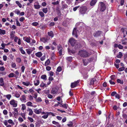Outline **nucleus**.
Instances as JSON below:
<instances>
[{"instance_id": "obj_1", "label": "nucleus", "mask_w": 127, "mask_h": 127, "mask_svg": "<svg viewBox=\"0 0 127 127\" xmlns=\"http://www.w3.org/2000/svg\"><path fill=\"white\" fill-rule=\"evenodd\" d=\"M78 55L80 57L83 58H86L88 57L89 54L86 51L82 50L79 51L78 53Z\"/></svg>"}, {"instance_id": "obj_2", "label": "nucleus", "mask_w": 127, "mask_h": 127, "mask_svg": "<svg viewBox=\"0 0 127 127\" xmlns=\"http://www.w3.org/2000/svg\"><path fill=\"white\" fill-rule=\"evenodd\" d=\"M69 42L72 46L75 45L76 49L80 47V44L76 43V41L73 38H71L69 40Z\"/></svg>"}, {"instance_id": "obj_3", "label": "nucleus", "mask_w": 127, "mask_h": 127, "mask_svg": "<svg viewBox=\"0 0 127 127\" xmlns=\"http://www.w3.org/2000/svg\"><path fill=\"white\" fill-rule=\"evenodd\" d=\"M99 8L101 11H104L106 9V6L104 3L102 2H99Z\"/></svg>"}, {"instance_id": "obj_4", "label": "nucleus", "mask_w": 127, "mask_h": 127, "mask_svg": "<svg viewBox=\"0 0 127 127\" xmlns=\"http://www.w3.org/2000/svg\"><path fill=\"white\" fill-rule=\"evenodd\" d=\"M87 10V8L85 6L82 7L80 8L79 13L81 14H85Z\"/></svg>"}, {"instance_id": "obj_5", "label": "nucleus", "mask_w": 127, "mask_h": 127, "mask_svg": "<svg viewBox=\"0 0 127 127\" xmlns=\"http://www.w3.org/2000/svg\"><path fill=\"white\" fill-rule=\"evenodd\" d=\"M17 101L14 100L13 99L11 100L9 102L10 104L12 105L13 107H16L17 105Z\"/></svg>"}, {"instance_id": "obj_6", "label": "nucleus", "mask_w": 127, "mask_h": 127, "mask_svg": "<svg viewBox=\"0 0 127 127\" xmlns=\"http://www.w3.org/2000/svg\"><path fill=\"white\" fill-rule=\"evenodd\" d=\"M79 80H78L77 81L74 82L72 83L71 84V87L72 88H73L76 86H77L79 84Z\"/></svg>"}, {"instance_id": "obj_7", "label": "nucleus", "mask_w": 127, "mask_h": 127, "mask_svg": "<svg viewBox=\"0 0 127 127\" xmlns=\"http://www.w3.org/2000/svg\"><path fill=\"white\" fill-rule=\"evenodd\" d=\"M58 49L60 55V56L62 55V53L63 51L62 47L61 45H59L58 46Z\"/></svg>"}, {"instance_id": "obj_8", "label": "nucleus", "mask_w": 127, "mask_h": 127, "mask_svg": "<svg viewBox=\"0 0 127 127\" xmlns=\"http://www.w3.org/2000/svg\"><path fill=\"white\" fill-rule=\"evenodd\" d=\"M97 81L96 80V79L95 78H92L91 80L90 84L92 85H96L97 83Z\"/></svg>"}, {"instance_id": "obj_9", "label": "nucleus", "mask_w": 127, "mask_h": 127, "mask_svg": "<svg viewBox=\"0 0 127 127\" xmlns=\"http://www.w3.org/2000/svg\"><path fill=\"white\" fill-rule=\"evenodd\" d=\"M79 32L77 30L76 28H75L73 30L72 34L73 35H74L76 37H78L77 34Z\"/></svg>"}, {"instance_id": "obj_10", "label": "nucleus", "mask_w": 127, "mask_h": 127, "mask_svg": "<svg viewBox=\"0 0 127 127\" xmlns=\"http://www.w3.org/2000/svg\"><path fill=\"white\" fill-rule=\"evenodd\" d=\"M58 89L57 88H53L51 91V93L53 94H56L58 93Z\"/></svg>"}, {"instance_id": "obj_11", "label": "nucleus", "mask_w": 127, "mask_h": 127, "mask_svg": "<svg viewBox=\"0 0 127 127\" xmlns=\"http://www.w3.org/2000/svg\"><path fill=\"white\" fill-rule=\"evenodd\" d=\"M42 110L41 108H40L39 109H37L36 108L34 109V111L36 114H39L41 113Z\"/></svg>"}, {"instance_id": "obj_12", "label": "nucleus", "mask_w": 127, "mask_h": 127, "mask_svg": "<svg viewBox=\"0 0 127 127\" xmlns=\"http://www.w3.org/2000/svg\"><path fill=\"white\" fill-rule=\"evenodd\" d=\"M0 86L4 87V83L3 79V78L1 77L0 79Z\"/></svg>"}, {"instance_id": "obj_13", "label": "nucleus", "mask_w": 127, "mask_h": 127, "mask_svg": "<svg viewBox=\"0 0 127 127\" xmlns=\"http://www.w3.org/2000/svg\"><path fill=\"white\" fill-rule=\"evenodd\" d=\"M101 31H98L95 32L94 34V35L95 37H97L99 36L101 33Z\"/></svg>"}, {"instance_id": "obj_14", "label": "nucleus", "mask_w": 127, "mask_h": 127, "mask_svg": "<svg viewBox=\"0 0 127 127\" xmlns=\"http://www.w3.org/2000/svg\"><path fill=\"white\" fill-rule=\"evenodd\" d=\"M27 111L29 112V115L30 116H32V115L33 112L32 110L29 108H28Z\"/></svg>"}, {"instance_id": "obj_15", "label": "nucleus", "mask_w": 127, "mask_h": 127, "mask_svg": "<svg viewBox=\"0 0 127 127\" xmlns=\"http://www.w3.org/2000/svg\"><path fill=\"white\" fill-rule=\"evenodd\" d=\"M23 39L28 43H30V37H23Z\"/></svg>"}, {"instance_id": "obj_16", "label": "nucleus", "mask_w": 127, "mask_h": 127, "mask_svg": "<svg viewBox=\"0 0 127 127\" xmlns=\"http://www.w3.org/2000/svg\"><path fill=\"white\" fill-rule=\"evenodd\" d=\"M22 84L25 86H28L29 85L32 86V84H31L30 82H22Z\"/></svg>"}, {"instance_id": "obj_17", "label": "nucleus", "mask_w": 127, "mask_h": 127, "mask_svg": "<svg viewBox=\"0 0 127 127\" xmlns=\"http://www.w3.org/2000/svg\"><path fill=\"white\" fill-rule=\"evenodd\" d=\"M97 1V0H92L90 3V4L91 6H93L95 5Z\"/></svg>"}, {"instance_id": "obj_18", "label": "nucleus", "mask_w": 127, "mask_h": 127, "mask_svg": "<svg viewBox=\"0 0 127 127\" xmlns=\"http://www.w3.org/2000/svg\"><path fill=\"white\" fill-rule=\"evenodd\" d=\"M20 100L22 101H24L26 100L25 96L24 95H22L20 98Z\"/></svg>"}, {"instance_id": "obj_19", "label": "nucleus", "mask_w": 127, "mask_h": 127, "mask_svg": "<svg viewBox=\"0 0 127 127\" xmlns=\"http://www.w3.org/2000/svg\"><path fill=\"white\" fill-rule=\"evenodd\" d=\"M35 55L36 56L38 57H41L42 55V54L41 52H38L36 53Z\"/></svg>"}, {"instance_id": "obj_20", "label": "nucleus", "mask_w": 127, "mask_h": 127, "mask_svg": "<svg viewBox=\"0 0 127 127\" xmlns=\"http://www.w3.org/2000/svg\"><path fill=\"white\" fill-rule=\"evenodd\" d=\"M4 97L6 98L8 100H10L11 97V95L10 94L4 95Z\"/></svg>"}, {"instance_id": "obj_21", "label": "nucleus", "mask_w": 127, "mask_h": 127, "mask_svg": "<svg viewBox=\"0 0 127 127\" xmlns=\"http://www.w3.org/2000/svg\"><path fill=\"white\" fill-rule=\"evenodd\" d=\"M52 123L56 125L57 127H60V125L59 124V123L55 121H53L52 122Z\"/></svg>"}, {"instance_id": "obj_22", "label": "nucleus", "mask_w": 127, "mask_h": 127, "mask_svg": "<svg viewBox=\"0 0 127 127\" xmlns=\"http://www.w3.org/2000/svg\"><path fill=\"white\" fill-rule=\"evenodd\" d=\"M34 84L35 86L38 85L39 83V81L38 80H36L34 81Z\"/></svg>"}, {"instance_id": "obj_23", "label": "nucleus", "mask_w": 127, "mask_h": 127, "mask_svg": "<svg viewBox=\"0 0 127 127\" xmlns=\"http://www.w3.org/2000/svg\"><path fill=\"white\" fill-rule=\"evenodd\" d=\"M34 8L36 9H39L40 7V6L38 3L35 4L34 5Z\"/></svg>"}, {"instance_id": "obj_24", "label": "nucleus", "mask_w": 127, "mask_h": 127, "mask_svg": "<svg viewBox=\"0 0 127 127\" xmlns=\"http://www.w3.org/2000/svg\"><path fill=\"white\" fill-rule=\"evenodd\" d=\"M47 40L48 39L47 38H46L44 37H42L40 38V40L44 43H45L47 42Z\"/></svg>"}, {"instance_id": "obj_25", "label": "nucleus", "mask_w": 127, "mask_h": 127, "mask_svg": "<svg viewBox=\"0 0 127 127\" xmlns=\"http://www.w3.org/2000/svg\"><path fill=\"white\" fill-rule=\"evenodd\" d=\"M84 0H76L75 3V5H77L79 3L83 1Z\"/></svg>"}, {"instance_id": "obj_26", "label": "nucleus", "mask_w": 127, "mask_h": 127, "mask_svg": "<svg viewBox=\"0 0 127 127\" xmlns=\"http://www.w3.org/2000/svg\"><path fill=\"white\" fill-rule=\"evenodd\" d=\"M15 3L20 8H21L22 7V5L19 2V1H16Z\"/></svg>"}, {"instance_id": "obj_27", "label": "nucleus", "mask_w": 127, "mask_h": 127, "mask_svg": "<svg viewBox=\"0 0 127 127\" xmlns=\"http://www.w3.org/2000/svg\"><path fill=\"white\" fill-rule=\"evenodd\" d=\"M26 51L27 54L29 55L31 54L32 51V50L29 49H26Z\"/></svg>"}, {"instance_id": "obj_28", "label": "nucleus", "mask_w": 127, "mask_h": 127, "mask_svg": "<svg viewBox=\"0 0 127 127\" xmlns=\"http://www.w3.org/2000/svg\"><path fill=\"white\" fill-rule=\"evenodd\" d=\"M5 33V30L0 29V34L4 35Z\"/></svg>"}, {"instance_id": "obj_29", "label": "nucleus", "mask_w": 127, "mask_h": 127, "mask_svg": "<svg viewBox=\"0 0 127 127\" xmlns=\"http://www.w3.org/2000/svg\"><path fill=\"white\" fill-rule=\"evenodd\" d=\"M21 94V93H19L18 92H16L15 94V96L17 98H18L20 97Z\"/></svg>"}, {"instance_id": "obj_30", "label": "nucleus", "mask_w": 127, "mask_h": 127, "mask_svg": "<svg viewBox=\"0 0 127 127\" xmlns=\"http://www.w3.org/2000/svg\"><path fill=\"white\" fill-rule=\"evenodd\" d=\"M19 50H20V51L21 52V53L22 54H25V53H26L23 50L22 47H21L19 49Z\"/></svg>"}, {"instance_id": "obj_31", "label": "nucleus", "mask_w": 127, "mask_h": 127, "mask_svg": "<svg viewBox=\"0 0 127 127\" xmlns=\"http://www.w3.org/2000/svg\"><path fill=\"white\" fill-rule=\"evenodd\" d=\"M48 34L49 36H51L52 37H53L54 36V34L52 31H50L49 32H48Z\"/></svg>"}, {"instance_id": "obj_32", "label": "nucleus", "mask_w": 127, "mask_h": 127, "mask_svg": "<svg viewBox=\"0 0 127 127\" xmlns=\"http://www.w3.org/2000/svg\"><path fill=\"white\" fill-rule=\"evenodd\" d=\"M48 115L47 112L45 114L42 116V118L44 119H46L48 118Z\"/></svg>"}, {"instance_id": "obj_33", "label": "nucleus", "mask_w": 127, "mask_h": 127, "mask_svg": "<svg viewBox=\"0 0 127 127\" xmlns=\"http://www.w3.org/2000/svg\"><path fill=\"white\" fill-rule=\"evenodd\" d=\"M50 63V60L49 59L47 60V61L45 62V66H47Z\"/></svg>"}, {"instance_id": "obj_34", "label": "nucleus", "mask_w": 127, "mask_h": 127, "mask_svg": "<svg viewBox=\"0 0 127 127\" xmlns=\"http://www.w3.org/2000/svg\"><path fill=\"white\" fill-rule=\"evenodd\" d=\"M8 76L10 78L12 77H15V75L13 73H12L9 74Z\"/></svg>"}, {"instance_id": "obj_35", "label": "nucleus", "mask_w": 127, "mask_h": 127, "mask_svg": "<svg viewBox=\"0 0 127 127\" xmlns=\"http://www.w3.org/2000/svg\"><path fill=\"white\" fill-rule=\"evenodd\" d=\"M21 116L23 117V118L25 120L26 119L25 117L26 114L25 113H21Z\"/></svg>"}, {"instance_id": "obj_36", "label": "nucleus", "mask_w": 127, "mask_h": 127, "mask_svg": "<svg viewBox=\"0 0 127 127\" xmlns=\"http://www.w3.org/2000/svg\"><path fill=\"white\" fill-rule=\"evenodd\" d=\"M26 104L28 106H33L32 105V103L30 101H29L27 102Z\"/></svg>"}, {"instance_id": "obj_37", "label": "nucleus", "mask_w": 127, "mask_h": 127, "mask_svg": "<svg viewBox=\"0 0 127 127\" xmlns=\"http://www.w3.org/2000/svg\"><path fill=\"white\" fill-rule=\"evenodd\" d=\"M117 82L118 83H119L121 84H123V81L119 79H118L117 80Z\"/></svg>"}, {"instance_id": "obj_38", "label": "nucleus", "mask_w": 127, "mask_h": 127, "mask_svg": "<svg viewBox=\"0 0 127 127\" xmlns=\"http://www.w3.org/2000/svg\"><path fill=\"white\" fill-rule=\"evenodd\" d=\"M123 56L122 53L120 52L119 53V54L117 56V57L118 58H121Z\"/></svg>"}, {"instance_id": "obj_39", "label": "nucleus", "mask_w": 127, "mask_h": 127, "mask_svg": "<svg viewBox=\"0 0 127 127\" xmlns=\"http://www.w3.org/2000/svg\"><path fill=\"white\" fill-rule=\"evenodd\" d=\"M68 52L70 54L71 53L74 54L75 53V51L73 50H70L69 48H68Z\"/></svg>"}, {"instance_id": "obj_40", "label": "nucleus", "mask_w": 127, "mask_h": 127, "mask_svg": "<svg viewBox=\"0 0 127 127\" xmlns=\"http://www.w3.org/2000/svg\"><path fill=\"white\" fill-rule=\"evenodd\" d=\"M36 101L37 102H41L42 101V99L40 97H39L36 99Z\"/></svg>"}, {"instance_id": "obj_41", "label": "nucleus", "mask_w": 127, "mask_h": 127, "mask_svg": "<svg viewBox=\"0 0 127 127\" xmlns=\"http://www.w3.org/2000/svg\"><path fill=\"white\" fill-rule=\"evenodd\" d=\"M41 79L45 80H46L47 79L46 76L45 75H42L41 77Z\"/></svg>"}, {"instance_id": "obj_42", "label": "nucleus", "mask_w": 127, "mask_h": 127, "mask_svg": "<svg viewBox=\"0 0 127 127\" xmlns=\"http://www.w3.org/2000/svg\"><path fill=\"white\" fill-rule=\"evenodd\" d=\"M21 105L22 106L21 110H25L26 108L25 105L24 104H22Z\"/></svg>"}, {"instance_id": "obj_43", "label": "nucleus", "mask_w": 127, "mask_h": 127, "mask_svg": "<svg viewBox=\"0 0 127 127\" xmlns=\"http://www.w3.org/2000/svg\"><path fill=\"white\" fill-rule=\"evenodd\" d=\"M66 60L68 61H72V57H66Z\"/></svg>"}, {"instance_id": "obj_44", "label": "nucleus", "mask_w": 127, "mask_h": 127, "mask_svg": "<svg viewBox=\"0 0 127 127\" xmlns=\"http://www.w3.org/2000/svg\"><path fill=\"white\" fill-rule=\"evenodd\" d=\"M18 120L20 123H22L24 121V120L23 118L21 117H19L18 118Z\"/></svg>"}, {"instance_id": "obj_45", "label": "nucleus", "mask_w": 127, "mask_h": 127, "mask_svg": "<svg viewBox=\"0 0 127 127\" xmlns=\"http://www.w3.org/2000/svg\"><path fill=\"white\" fill-rule=\"evenodd\" d=\"M55 56L54 54V53H52L51 55V59L52 60H53L55 59Z\"/></svg>"}, {"instance_id": "obj_46", "label": "nucleus", "mask_w": 127, "mask_h": 127, "mask_svg": "<svg viewBox=\"0 0 127 127\" xmlns=\"http://www.w3.org/2000/svg\"><path fill=\"white\" fill-rule=\"evenodd\" d=\"M38 25V23L37 22H34L32 23V25L34 26H36Z\"/></svg>"}, {"instance_id": "obj_47", "label": "nucleus", "mask_w": 127, "mask_h": 127, "mask_svg": "<svg viewBox=\"0 0 127 127\" xmlns=\"http://www.w3.org/2000/svg\"><path fill=\"white\" fill-rule=\"evenodd\" d=\"M43 11L45 13H46L48 12V9L47 8H44L42 9Z\"/></svg>"}, {"instance_id": "obj_48", "label": "nucleus", "mask_w": 127, "mask_h": 127, "mask_svg": "<svg viewBox=\"0 0 127 127\" xmlns=\"http://www.w3.org/2000/svg\"><path fill=\"white\" fill-rule=\"evenodd\" d=\"M61 104H62V107H64V108L66 109L67 108V107L68 106V105L67 104H64L63 105L62 103H61Z\"/></svg>"}, {"instance_id": "obj_49", "label": "nucleus", "mask_w": 127, "mask_h": 127, "mask_svg": "<svg viewBox=\"0 0 127 127\" xmlns=\"http://www.w3.org/2000/svg\"><path fill=\"white\" fill-rule=\"evenodd\" d=\"M111 80H114L115 78V75H112L110 77Z\"/></svg>"}, {"instance_id": "obj_50", "label": "nucleus", "mask_w": 127, "mask_h": 127, "mask_svg": "<svg viewBox=\"0 0 127 127\" xmlns=\"http://www.w3.org/2000/svg\"><path fill=\"white\" fill-rule=\"evenodd\" d=\"M14 12L15 13L18 15L20 14V11L18 9H17Z\"/></svg>"}, {"instance_id": "obj_51", "label": "nucleus", "mask_w": 127, "mask_h": 127, "mask_svg": "<svg viewBox=\"0 0 127 127\" xmlns=\"http://www.w3.org/2000/svg\"><path fill=\"white\" fill-rule=\"evenodd\" d=\"M16 61L17 62L20 63L21 61V60L20 58H18L16 59Z\"/></svg>"}, {"instance_id": "obj_52", "label": "nucleus", "mask_w": 127, "mask_h": 127, "mask_svg": "<svg viewBox=\"0 0 127 127\" xmlns=\"http://www.w3.org/2000/svg\"><path fill=\"white\" fill-rule=\"evenodd\" d=\"M69 124H67V125L69 127H71L72 126L73 123L71 122H70Z\"/></svg>"}, {"instance_id": "obj_53", "label": "nucleus", "mask_w": 127, "mask_h": 127, "mask_svg": "<svg viewBox=\"0 0 127 127\" xmlns=\"http://www.w3.org/2000/svg\"><path fill=\"white\" fill-rule=\"evenodd\" d=\"M91 94L93 96H95L96 95V93L95 91H93L92 92Z\"/></svg>"}, {"instance_id": "obj_54", "label": "nucleus", "mask_w": 127, "mask_h": 127, "mask_svg": "<svg viewBox=\"0 0 127 127\" xmlns=\"http://www.w3.org/2000/svg\"><path fill=\"white\" fill-rule=\"evenodd\" d=\"M47 113L48 114V116L51 115L53 116H55L54 114L51 112H47Z\"/></svg>"}, {"instance_id": "obj_55", "label": "nucleus", "mask_w": 127, "mask_h": 127, "mask_svg": "<svg viewBox=\"0 0 127 127\" xmlns=\"http://www.w3.org/2000/svg\"><path fill=\"white\" fill-rule=\"evenodd\" d=\"M8 122L10 124H14V123L13 122V121L11 119H9L8 121Z\"/></svg>"}, {"instance_id": "obj_56", "label": "nucleus", "mask_w": 127, "mask_h": 127, "mask_svg": "<svg viewBox=\"0 0 127 127\" xmlns=\"http://www.w3.org/2000/svg\"><path fill=\"white\" fill-rule=\"evenodd\" d=\"M125 69V67L123 66L122 67H120L119 69L118 70L119 71H121Z\"/></svg>"}, {"instance_id": "obj_57", "label": "nucleus", "mask_w": 127, "mask_h": 127, "mask_svg": "<svg viewBox=\"0 0 127 127\" xmlns=\"http://www.w3.org/2000/svg\"><path fill=\"white\" fill-rule=\"evenodd\" d=\"M83 62L84 65H86L88 64V63L86 60H83Z\"/></svg>"}, {"instance_id": "obj_58", "label": "nucleus", "mask_w": 127, "mask_h": 127, "mask_svg": "<svg viewBox=\"0 0 127 127\" xmlns=\"http://www.w3.org/2000/svg\"><path fill=\"white\" fill-rule=\"evenodd\" d=\"M28 119L31 122H32L34 121L33 119L32 118L28 117Z\"/></svg>"}, {"instance_id": "obj_59", "label": "nucleus", "mask_w": 127, "mask_h": 127, "mask_svg": "<svg viewBox=\"0 0 127 127\" xmlns=\"http://www.w3.org/2000/svg\"><path fill=\"white\" fill-rule=\"evenodd\" d=\"M20 126L22 127H28L26 124L23 123L20 124Z\"/></svg>"}, {"instance_id": "obj_60", "label": "nucleus", "mask_w": 127, "mask_h": 127, "mask_svg": "<svg viewBox=\"0 0 127 127\" xmlns=\"http://www.w3.org/2000/svg\"><path fill=\"white\" fill-rule=\"evenodd\" d=\"M39 15L41 17H43L44 16V14L43 12H39Z\"/></svg>"}, {"instance_id": "obj_61", "label": "nucleus", "mask_w": 127, "mask_h": 127, "mask_svg": "<svg viewBox=\"0 0 127 127\" xmlns=\"http://www.w3.org/2000/svg\"><path fill=\"white\" fill-rule=\"evenodd\" d=\"M61 70L62 68L61 67L59 66L57 68V71L59 72L61 71Z\"/></svg>"}, {"instance_id": "obj_62", "label": "nucleus", "mask_w": 127, "mask_h": 127, "mask_svg": "<svg viewBox=\"0 0 127 127\" xmlns=\"http://www.w3.org/2000/svg\"><path fill=\"white\" fill-rule=\"evenodd\" d=\"M10 36L11 38L12 39H13L15 37L14 34L13 33L10 34Z\"/></svg>"}, {"instance_id": "obj_63", "label": "nucleus", "mask_w": 127, "mask_h": 127, "mask_svg": "<svg viewBox=\"0 0 127 127\" xmlns=\"http://www.w3.org/2000/svg\"><path fill=\"white\" fill-rule=\"evenodd\" d=\"M8 113L7 111L6 110H4L3 111V113L4 115H7Z\"/></svg>"}, {"instance_id": "obj_64", "label": "nucleus", "mask_w": 127, "mask_h": 127, "mask_svg": "<svg viewBox=\"0 0 127 127\" xmlns=\"http://www.w3.org/2000/svg\"><path fill=\"white\" fill-rule=\"evenodd\" d=\"M3 59L4 61H6L7 60V57L6 56L4 55L3 57Z\"/></svg>"}]
</instances>
